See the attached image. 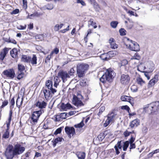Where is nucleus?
Wrapping results in <instances>:
<instances>
[{"instance_id": "nucleus-1", "label": "nucleus", "mask_w": 159, "mask_h": 159, "mask_svg": "<svg viewBox=\"0 0 159 159\" xmlns=\"http://www.w3.org/2000/svg\"><path fill=\"white\" fill-rule=\"evenodd\" d=\"M25 150V148L19 143H17L14 146L9 144L6 149L5 156L6 159H13L15 156L22 154Z\"/></svg>"}, {"instance_id": "nucleus-2", "label": "nucleus", "mask_w": 159, "mask_h": 159, "mask_svg": "<svg viewBox=\"0 0 159 159\" xmlns=\"http://www.w3.org/2000/svg\"><path fill=\"white\" fill-rule=\"evenodd\" d=\"M115 75L114 71L111 68L108 69L105 74L102 75L100 78V80L103 83L106 82V81L111 82L112 78Z\"/></svg>"}, {"instance_id": "nucleus-3", "label": "nucleus", "mask_w": 159, "mask_h": 159, "mask_svg": "<svg viewBox=\"0 0 159 159\" xmlns=\"http://www.w3.org/2000/svg\"><path fill=\"white\" fill-rule=\"evenodd\" d=\"M89 67V65L86 63L78 64L77 66V74L78 77H84Z\"/></svg>"}, {"instance_id": "nucleus-4", "label": "nucleus", "mask_w": 159, "mask_h": 159, "mask_svg": "<svg viewBox=\"0 0 159 159\" xmlns=\"http://www.w3.org/2000/svg\"><path fill=\"white\" fill-rule=\"evenodd\" d=\"M129 142L128 141L124 142L123 141H118L117 143L115 146L114 148L115 150V152L117 155H118L120 153L119 149L121 150L123 147V150L126 151L129 145Z\"/></svg>"}, {"instance_id": "nucleus-5", "label": "nucleus", "mask_w": 159, "mask_h": 159, "mask_svg": "<svg viewBox=\"0 0 159 159\" xmlns=\"http://www.w3.org/2000/svg\"><path fill=\"white\" fill-rule=\"evenodd\" d=\"M159 109V102L156 101L148 104L145 107V110L149 114L157 112Z\"/></svg>"}, {"instance_id": "nucleus-6", "label": "nucleus", "mask_w": 159, "mask_h": 159, "mask_svg": "<svg viewBox=\"0 0 159 159\" xmlns=\"http://www.w3.org/2000/svg\"><path fill=\"white\" fill-rule=\"evenodd\" d=\"M127 39L128 42L125 43V45L128 48L132 51L136 52H138L139 50V45L136 42L130 40L128 38H127Z\"/></svg>"}, {"instance_id": "nucleus-7", "label": "nucleus", "mask_w": 159, "mask_h": 159, "mask_svg": "<svg viewBox=\"0 0 159 159\" xmlns=\"http://www.w3.org/2000/svg\"><path fill=\"white\" fill-rule=\"evenodd\" d=\"M117 115L113 112H111L108 113L107 116V118L106 120L105 123L104 124V126L105 127L108 126L111 122H113L116 118Z\"/></svg>"}, {"instance_id": "nucleus-8", "label": "nucleus", "mask_w": 159, "mask_h": 159, "mask_svg": "<svg viewBox=\"0 0 159 159\" xmlns=\"http://www.w3.org/2000/svg\"><path fill=\"white\" fill-rule=\"evenodd\" d=\"M2 74L6 77L10 79H13L15 75V71L13 69H8L5 70L2 72Z\"/></svg>"}, {"instance_id": "nucleus-9", "label": "nucleus", "mask_w": 159, "mask_h": 159, "mask_svg": "<svg viewBox=\"0 0 159 159\" xmlns=\"http://www.w3.org/2000/svg\"><path fill=\"white\" fill-rule=\"evenodd\" d=\"M42 113L41 110L33 112L31 116V119L32 120L33 123H35L37 122L38 120Z\"/></svg>"}, {"instance_id": "nucleus-10", "label": "nucleus", "mask_w": 159, "mask_h": 159, "mask_svg": "<svg viewBox=\"0 0 159 159\" xmlns=\"http://www.w3.org/2000/svg\"><path fill=\"white\" fill-rule=\"evenodd\" d=\"M72 102L73 104L78 107L83 106L84 105L82 101L75 95L73 98Z\"/></svg>"}, {"instance_id": "nucleus-11", "label": "nucleus", "mask_w": 159, "mask_h": 159, "mask_svg": "<svg viewBox=\"0 0 159 159\" xmlns=\"http://www.w3.org/2000/svg\"><path fill=\"white\" fill-rule=\"evenodd\" d=\"M130 78L129 75L122 74L121 76L120 83L124 84H127L129 83Z\"/></svg>"}, {"instance_id": "nucleus-12", "label": "nucleus", "mask_w": 159, "mask_h": 159, "mask_svg": "<svg viewBox=\"0 0 159 159\" xmlns=\"http://www.w3.org/2000/svg\"><path fill=\"white\" fill-rule=\"evenodd\" d=\"M65 131L70 138L75 134V129L73 127L66 126L65 128Z\"/></svg>"}, {"instance_id": "nucleus-13", "label": "nucleus", "mask_w": 159, "mask_h": 159, "mask_svg": "<svg viewBox=\"0 0 159 159\" xmlns=\"http://www.w3.org/2000/svg\"><path fill=\"white\" fill-rule=\"evenodd\" d=\"M43 93L44 94V96L46 100H48L50 98H51L54 94H52L50 91L47 88H43L42 89Z\"/></svg>"}, {"instance_id": "nucleus-14", "label": "nucleus", "mask_w": 159, "mask_h": 159, "mask_svg": "<svg viewBox=\"0 0 159 159\" xmlns=\"http://www.w3.org/2000/svg\"><path fill=\"white\" fill-rule=\"evenodd\" d=\"M58 76L61 78L63 82H65L67 78L70 77V75L68 74L66 72L63 71L59 72L58 73Z\"/></svg>"}, {"instance_id": "nucleus-15", "label": "nucleus", "mask_w": 159, "mask_h": 159, "mask_svg": "<svg viewBox=\"0 0 159 159\" xmlns=\"http://www.w3.org/2000/svg\"><path fill=\"white\" fill-rule=\"evenodd\" d=\"M45 85L48 89H49L52 93L54 94L56 92L57 90L52 88V82L51 80H48L45 83Z\"/></svg>"}, {"instance_id": "nucleus-16", "label": "nucleus", "mask_w": 159, "mask_h": 159, "mask_svg": "<svg viewBox=\"0 0 159 159\" xmlns=\"http://www.w3.org/2000/svg\"><path fill=\"white\" fill-rule=\"evenodd\" d=\"M158 75H156L154 76L153 78L149 81L148 84V87L150 88L154 85L158 81Z\"/></svg>"}, {"instance_id": "nucleus-17", "label": "nucleus", "mask_w": 159, "mask_h": 159, "mask_svg": "<svg viewBox=\"0 0 159 159\" xmlns=\"http://www.w3.org/2000/svg\"><path fill=\"white\" fill-rule=\"evenodd\" d=\"M10 49V48H5L3 49L2 51L0 52V59L2 60H3L6 55L8 53L9 50Z\"/></svg>"}, {"instance_id": "nucleus-18", "label": "nucleus", "mask_w": 159, "mask_h": 159, "mask_svg": "<svg viewBox=\"0 0 159 159\" xmlns=\"http://www.w3.org/2000/svg\"><path fill=\"white\" fill-rule=\"evenodd\" d=\"M121 99L123 101L129 102L132 106L133 105L134 103L131 101L133 99V98L131 97L126 95L122 96L121 97Z\"/></svg>"}, {"instance_id": "nucleus-19", "label": "nucleus", "mask_w": 159, "mask_h": 159, "mask_svg": "<svg viewBox=\"0 0 159 159\" xmlns=\"http://www.w3.org/2000/svg\"><path fill=\"white\" fill-rule=\"evenodd\" d=\"M47 104L46 102L44 101L42 102L38 101L36 103V106L40 108H43L46 107Z\"/></svg>"}, {"instance_id": "nucleus-20", "label": "nucleus", "mask_w": 159, "mask_h": 159, "mask_svg": "<svg viewBox=\"0 0 159 159\" xmlns=\"http://www.w3.org/2000/svg\"><path fill=\"white\" fill-rule=\"evenodd\" d=\"M109 43L110 44L111 48L114 49H115L117 48L118 45L115 43V42L113 38H110L109 39Z\"/></svg>"}, {"instance_id": "nucleus-21", "label": "nucleus", "mask_w": 159, "mask_h": 159, "mask_svg": "<svg viewBox=\"0 0 159 159\" xmlns=\"http://www.w3.org/2000/svg\"><path fill=\"white\" fill-rule=\"evenodd\" d=\"M139 121L138 119H135L133 120L130 124V125L131 128L137 127L139 125Z\"/></svg>"}, {"instance_id": "nucleus-22", "label": "nucleus", "mask_w": 159, "mask_h": 159, "mask_svg": "<svg viewBox=\"0 0 159 159\" xmlns=\"http://www.w3.org/2000/svg\"><path fill=\"white\" fill-rule=\"evenodd\" d=\"M18 51L16 48H14L10 51V54L13 58H16L17 56Z\"/></svg>"}, {"instance_id": "nucleus-23", "label": "nucleus", "mask_w": 159, "mask_h": 159, "mask_svg": "<svg viewBox=\"0 0 159 159\" xmlns=\"http://www.w3.org/2000/svg\"><path fill=\"white\" fill-rule=\"evenodd\" d=\"M37 57L35 55H33L32 58L30 57V62L33 65L36 64L37 62Z\"/></svg>"}, {"instance_id": "nucleus-24", "label": "nucleus", "mask_w": 159, "mask_h": 159, "mask_svg": "<svg viewBox=\"0 0 159 159\" xmlns=\"http://www.w3.org/2000/svg\"><path fill=\"white\" fill-rule=\"evenodd\" d=\"M147 68L148 69L149 71L152 72L154 69V65L153 63L152 62L148 63L147 65Z\"/></svg>"}, {"instance_id": "nucleus-25", "label": "nucleus", "mask_w": 159, "mask_h": 159, "mask_svg": "<svg viewBox=\"0 0 159 159\" xmlns=\"http://www.w3.org/2000/svg\"><path fill=\"white\" fill-rule=\"evenodd\" d=\"M79 159H84L85 157V153L84 152H78L76 154Z\"/></svg>"}, {"instance_id": "nucleus-26", "label": "nucleus", "mask_w": 159, "mask_h": 159, "mask_svg": "<svg viewBox=\"0 0 159 159\" xmlns=\"http://www.w3.org/2000/svg\"><path fill=\"white\" fill-rule=\"evenodd\" d=\"M21 60L25 62H30V57L26 55H23L21 57Z\"/></svg>"}, {"instance_id": "nucleus-27", "label": "nucleus", "mask_w": 159, "mask_h": 159, "mask_svg": "<svg viewBox=\"0 0 159 159\" xmlns=\"http://www.w3.org/2000/svg\"><path fill=\"white\" fill-rule=\"evenodd\" d=\"M136 82L137 83L141 86L145 84V81L140 77H138L136 79Z\"/></svg>"}, {"instance_id": "nucleus-28", "label": "nucleus", "mask_w": 159, "mask_h": 159, "mask_svg": "<svg viewBox=\"0 0 159 159\" xmlns=\"http://www.w3.org/2000/svg\"><path fill=\"white\" fill-rule=\"evenodd\" d=\"M23 98L21 99L19 97H18L16 101V104L18 108H20L22 105L23 102Z\"/></svg>"}, {"instance_id": "nucleus-29", "label": "nucleus", "mask_w": 159, "mask_h": 159, "mask_svg": "<svg viewBox=\"0 0 159 159\" xmlns=\"http://www.w3.org/2000/svg\"><path fill=\"white\" fill-rule=\"evenodd\" d=\"M53 81L54 82L53 86L54 87L57 88L59 85L60 81V80L57 77H56L54 78Z\"/></svg>"}, {"instance_id": "nucleus-30", "label": "nucleus", "mask_w": 159, "mask_h": 159, "mask_svg": "<svg viewBox=\"0 0 159 159\" xmlns=\"http://www.w3.org/2000/svg\"><path fill=\"white\" fill-rule=\"evenodd\" d=\"M63 139L61 138L58 137L55 139L53 141V146L54 147H55L57 143L59 142H61V141Z\"/></svg>"}, {"instance_id": "nucleus-31", "label": "nucleus", "mask_w": 159, "mask_h": 159, "mask_svg": "<svg viewBox=\"0 0 159 159\" xmlns=\"http://www.w3.org/2000/svg\"><path fill=\"white\" fill-rule=\"evenodd\" d=\"M108 53L110 57H113L117 55L118 52L116 51H112L108 52Z\"/></svg>"}, {"instance_id": "nucleus-32", "label": "nucleus", "mask_w": 159, "mask_h": 159, "mask_svg": "<svg viewBox=\"0 0 159 159\" xmlns=\"http://www.w3.org/2000/svg\"><path fill=\"white\" fill-rule=\"evenodd\" d=\"M118 24V22L117 21H112L110 23V25L111 27L114 28H115Z\"/></svg>"}, {"instance_id": "nucleus-33", "label": "nucleus", "mask_w": 159, "mask_h": 159, "mask_svg": "<svg viewBox=\"0 0 159 159\" xmlns=\"http://www.w3.org/2000/svg\"><path fill=\"white\" fill-rule=\"evenodd\" d=\"M9 133L8 131V129H7L6 131V132L3 134L2 137L5 139L8 138L9 137Z\"/></svg>"}, {"instance_id": "nucleus-34", "label": "nucleus", "mask_w": 159, "mask_h": 159, "mask_svg": "<svg viewBox=\"0 0 159 159\" xmlns=\"http://www.w3.org/2000/svg\"><path fill=\"white\" fill-rule=\"evenodd\" d=\"M143 65L141 64L139 65V66L137 67V70L141 72H143V70L145 69V67H144L143 68Z\"/></svg>"}, {"instance_id": "nucleus-35", "label": "nucleus", "mask_w": 159, "mask_h": 159, "mask_svg": "<svg viewBox=\"0 0 159 159\" xmlns=\"http://www.w3.org/2000/svg\"><path fill=\"white\" fill-rule=\"evenodd\" d=\"M18 69L19 72H22L25 69V66L21 64L18 65Z\"/></svg>"}, {"instance_id": "nucleus-36", "label": "nucleus", "mask_w": 159, "mask_h": 159, "mask_svg": "<svg viewBox=\"0 0 159 159\" xmlns=\"http://www.w3.org/2000/svg\"><path fill=\"white\" fill-rule=\"evenodd\" d=\"M131 89L132 92H136L138 90V88L137 86L135 85H133L131 87Z\"/></svg>"}, {"instance_id": "nucleus-37", "label": "nucleus", "mask_w": 159, "mask_h": 159, "mask_svg": "<svg viewBox=\"0 0 159 159\" xmlns=\"http://www.w3.org/2000/svg\"><path fill=\"white\" fill-rule=\"evenodd\" d=\"M104 138V134L103 133L100 134L98 136V140L101 141H102Z\"/></svg>"}, {"instance_id": "nucleus-38", "label": "nucleus", "mask_w": 159, "mask_h": 159, "mask_svg": "<svg viewBox=\"0 0 159 159\" xmlns=\"http://www.w3.org/2000/svg\"><path fill=\"white\" fill-rule=\"evenodd\" d=\"M40 16V14L37 12H36L34 13L31 14L30 15H29L28 16V18H30V19H32V17H38L39 16Z\"/></svg>"}, {"instance_id": "nucleus-39", "label": "nucleus", "mask_w": 159, "mask_h": 159, "mask_svg": "<svg viewBox=\"0 0 159 159\" xmlns=\"http://www.w3.org/2000/svg\"><path fill=\"white\" fill-rule=\"evenodd\" d=\"M84 122H83V121L82 120L80 123H79V124H78L77 125H74V126L75 128H80L84 126Z\"/></svg>"}, {"instance_id": "nucleus-40", "label": "nucleus", "mask_w": 159, "mask_h": 159, "mask_svg": "<svg viewBox=\"0 0 159 159\" xmlns=\"http://www.w3.org/2000/svg\"><path fill=\"white\" fill-rule=\"evenodd\" d=\"M18 74L17 76V79H18L20 80L23 77L24 74L23 72H18Z\"/></svg>"}, {"instance_id": "nucleus-41", "label": "nucleus", "mask_w": 159, "mask_h": 159, "mask_svg": "<svg viewBox=\"0 0 159 159\" xmlns=\"http://www.w3.org/2000/svg\"><path fill=\"white\" fill-rule=\"evenodd\" d=\"M125 32L126 30L123 28H121L119 30L120 35L122 36H124L126 34Z\"/></svg>"}, {"instance_id": "nucleus-42", "label": "nucleus", "mask_w": 159, "mask_h": 159, "mask_svg": "<svg viewBox=\"0 0 159 159\" xmlns=\"http://www.w3.org/2000/svg\"><path fill=\"white\" fill-rule=\"evenodd\" d=\"M105 107L104 106H102L100 107L99 110V112L98 113V115L99 116L105 110Z\"/></svg>"}, {"instance_id": "nucleus-43", "label": "nucleus", "mask_w": 159, "mask_h": 159, "mask_svg": "<svg viewBox=\"0 0 159 159\" xmlns=\"http://www.w3.org/2000/svg\"><path fill=\"white\" fill-rule=\"evenodd\" d=\"M8 103V101L7 100H5L2 103V105L1 106L0 108H2L7 106Z\"/></svg>"}, {"instance_id": "nucleus-44", "label": "nucleus", "mask_w": 159, "mask_h": 159, "mask_svg": "<svg viewBox=\"0 0 159 159\" xmlns=\"http://www.w3.org/2000/svg\"><path fill=\"white\" fill-rule=\"evenodd\" d=\"M133 58L134 59L139 60L140 59L141 57L139 55L138 53H136L134 55Z\"/></svg>"}, {"instance_id": "nucleus-45", "label": "nucleus", "mask_w": 159, "mask_h": 159, "mask_svg": "<svg viewBox=\"0 0 159 159\" xmlns=\"http://www.w3.org/2000/svg\"><path fill=\"white\" fill-rule=\"evenodd\" d=\"M43 34L38 35L36 36L35 37L37 39H39L42 40L43 39Z\"/></svg>"}, {"instance_id": "nucleus-46", "label": "nucleus", "mask_w": 159, "mask_h": 159, "mask_svg": "<svg viewBox=\"0 0 159 159\" xmlns=\"http://www.w3.org/2000/svg\"><path fill=\"white\" fill-rule=\"evenodd\" d=\"M128 63V61L127 60L124 59L121 61V66H124Z\"/></svg>"}, {"instance_id": "nucleus-47", "label": "nucleus", "mask_w": 159, "mask_h": 159, "mask_svg": "<svg viewBox=\"0 0 159 159\" xmlns=\"http://www.w3.org/2000/svg\"><path fill=\"white\" fill-rule=\"evenodd\" d=\"M61 131V128H59L56 130V131L54 132V134L55 135L57 134H58L60 133Z\"/></svg>"}, {"instance_id": "nucleus-48", "label": "nucleus", "mask_w": 159, "mask_h": 159, "mask_svg": "<svg viewBox=\"0 0 159 159\" xmlns=\"http://www.w3.org/2000/svg\"><path fill=\"white\" fill-rule=\"evenodd\" d=\"M77 3H80L83 6H85L86 4L83 0H77Z\"/></svg>"}, {"instance_id": "nucleus-49", "label": "nucleus", "mask_w": 159, "mask_h": 159, "mask_svg": "<svg viewBox=\"0 0 159 159\" xmlns=\"http://www.w3.org/2000/svg\"><path fill=\"white\" fill-rule=\"evenodd\" d=\"M23 2V7L26 9L27 7V0H22Z\"/></svg>"}, {"instance_id": "nucleus-50", "label": "nucleus", "mask_w": 159, "mask_h": 159, "mask_svg": "<svg viewBox=\"0 0 159 159\" xmlns=\"http://www.w3.org/2000/svg\"><path fill=\"white\" fill-rule=\"evenodd\" d=\"M67 113H62L61 114V116L63 119H66L67 118Z\"/></svg>"}, {"instance_id": "nucleus-51", "label": "nucleus", "mask_w": 159, "mask_h": 159, "mask_svg": "<svg viewBox=\"0 0 159 159\" xmlns=\"http://www.w3.org/2000/svg\"><path fill=\"white\" fill-rule=\"evenodd\" d=\"M132 133V132H129L127 130H126L124 132L123 134L125 137H127L129 136L130 134Z\"/></svg>"}, {"instance_id": "nucleus-52", "label": "nucleus", "mask_w": 159, "mask_h": 159, "mask_svg": "<svg viewBox=\"0 0 159 159\" xmlns=\"http://www.w3.org/2000/svg\"><path fill=\"white\" fill-rule=\"evenodd\" d=\"M122 108L124 109L125 110H126L129 113V111L130 110V108L128 106H127V105L123 106L122 107Z\"/></svg>"}, {"instance_id": "nucleus-53", "label": "nucleus", "mask_w": 159, "mask_h": 159, "mask_svg": "<svg viewBox=\"0 0 159 159\" xmlns=\"http://www.w3.org/2000/svg\"><path fill=\"white\" fill-rule=\"evenodd\" d=\"M89 24L92 26H94V25H96V23L94 22L92 19H91L88 21Z\"/></svg>"}, {"instance_id": "nucleus-54", "label": "nucleus", "mask_w": 159, "mask_h": 159, "mask_svg": "<svg viewBox=\"0 0 159 159\" xmlns=\"http://www.w3.org/2000/svg\"><path fill=\"white\" fill-rule=\"evenodd\" d=\"M61 108L62 110H67L66 104H65L64 103H62L61 106Z\"/></svg>"}, {"instance_id": "nucleus-55", "label": "nucleus", "mask_w": 159, "mask_h": 159, "mask_svg": "<svg viewBox=\"0 0 159 159\" xmlns=\"http://www.w3.org/2000/svg\"><path fill=\"white\" fill-rule=\"evenodd\" d=\"M26 25H25L24 26H23L22 25H20L19 26L17 27V29L19 30H24L26 28Z\"/></svg>"}, {"instance_id": "nucleus-56", "label": "nucleus", "mask_w": 159, "mask_h": 159, "mask_svg": "<svg viewBox=\"0 0 159 159\" xmlns=\"http://www.w3.org/2000/svg\"><path fill=\"white\" fill-rule=\"evenodd\" d=\"M60 29V25L58 24L54 26V30L55 31H57Z\"/></svg>"}, {"instance_id": "nucleus-57", "label": "nucleus", "mask_w": 159, "mask_h": 159, "mask_svg": "<svg viewBox=\"0 0 159 159\" xmlns=\"http://www.w3.org/2000/svg\"><path fill=\"white\" fill-rule=\"evenodd\" d=\"M135 139V138L133 136L131 135V137L129 141V143H133V142L134 141Z\"/></svg>"}, {"instance_id": "nucleus-58", "label": "nucleus", "mask_w": 159, "mask_h": 159, "mask_svg": "<svg viewBox=\"0 0 159 159\" xmlns=\"http://www.w3.org/2000/svg\"><path fill=\"white\" fill-rule=\"evenodd\" d=\"M74 70L73 68H71L70 70V71L69 72L68 74L70 76L72 75L74 73Z\"/></svg>"}, {"instance_id": "nucleus-59", "label": "nucleus", "mask_w": 159, "mask_h": 159, "mask_svg": "<svg viewBox=\"0 0 159 159\" xmlns=\"http://www.w3.org/2000/svg\"><path fill=\"white\" fill-rule=\"evenodd\" d=\"M130 143V149H132L134 148H135V144L134 143Z\"/></svg>"}, {"instance_id": "nucleus-60", "label": "nucleus", "mask_w": 159, "mask_h": 159, "mask_svg": "<svg viewBox=\"0 0 159 159\" xmlns=\"http://www.w3.org/2000/svg\"><path fill=\"white\" fill-rule=\"evenodd\" d=\"M52 51L54 53L57 54L59 52V50L58 48H55Z\"/></svg>"}, {"instance_id": "nucleus-61", "label": "nucleus", "mask_w": 159, "mask_h": 159, "mask_svg": "<svg viewBox=\"0 0 159 159\" xmlns=\"http://www.w3.org/2000/svg\"><path fill=\"white\" fill-rule=\"evenodd\" d=\"M87 84L85 80H83L82 81H81L80 83V85L82 86L85 85Z\"/></svg>"}, {"instance_id": "nucleus-62", "label": "nucleus", "mask_w": 159, "mask_h": 159, "mask_svg": "<svg viewBox=\"0 0 159 159\" xmlns=\"http://www.w3.org/2000/svg\"><path fill=\"white\" fill-rule=\"evenodd\" d=\"M30 150H29L25 153V157H28L30 155Z\"/></svg>"}, {"instance_id": "nucleus-63", "label": "nucleus", "mask_w": 159, "mask_h": 159, "mask_svg": "<svg viewBox=\"0 0 159 159\" xmlns=\"http://www.w3.org/2000/svg\"><path fill=\"white\" fill-rule=\"evenodd\" d=\"M76 112L75 111H70L68 113V114L70 116H72L75 115Z\"/></svg>"}, {"instance_id": "nucleus-64", "label": "nucleus", "mask_w": 159, "mask_h": 159, "mask_svg": "<svg viewBox=\"0 0 159 159\" xmlns=\"http://www.w3.org/2000/svg\"><path fill=\"white\" fill-rule=\"evenodd\" d=\"M19 12V10L18 9H16L13 10L12 12V13L13 14H16Z\"/></svg>"}]
</instances>
